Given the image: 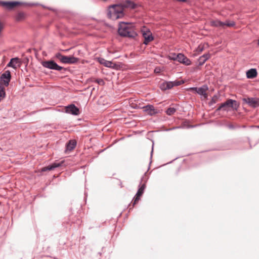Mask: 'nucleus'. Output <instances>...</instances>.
Segmentation results:
<instances>
[{"label": "nucleus", "mask_w": 259, "mask_h": 259, "mask_svg": "<svg viewBox=\"0 0 259 259\" xmlns=\"http://www.w3.org/2000/svg\"><path fill=\"white\" fill-rule=\"evenodd\" d=\"M143 111L150 116L156 115L159 113V111L155 109L153 105L148 104L143 107Z\"/></svg>", "instance_id": "nucleus-7"}, {"label": "nucleus", "mask_w": 259, "mask_h": 259, "mask_svg": "<svg viewBox=\"0 0 259 259\" xmlns=\"http://www.w3.org/2000/svg\"><path fill=\"white\" fill-rule=\"evenodd\" d=\"M210 25H211V26H214V27H223L224 26V22H222L219 20L211 21L210 22Z\"/></svg>", "instance_id": "nucleus-23"}, {"label": "nucleus", "mask_w": 259, "mask_h": 259, "mask_svg": "<svg viewBox=\"0 0 259 259\" xmlns=\"http://www.w3.org/2000/svg\"><path fill=\"white\" fill-rule=\"evenodd\" d=\"M98 61L101 64H102L107 67L114 68L115 65L111 61H107L102 58H99L98 59Z\"/></svg>", "instance_id": "nucleus-17"}, {"label": "nucleus", "mask_w": 259, "mask_h": 259, "mask_svg": "<svg viewBox=\"0 0 259 259\" xmlns=\"http://www.w3.org/2000/svg\"><path fill=\"white\" fill-rule=\"evenodd\" d=\"M258 45H259V39H258Z\"/></svg>", "instance_id": "nucleus-36"}, {"label": "nucleus", "mask_w": 259, "mask_h": 259, "mask_svg": "<svg viewBox=\"0 0 259 259\" xmlns=\"http://www.w3.org/2000/svg\"><path fill=\"white\" fill-rule=\"evenodd\" d=\"M257 75V70L255 68L250 69L246 72V77L247 78H254L256 77Z\"/></svg>", "instance_id": "nucleus-20"}, {"label": "nucleus", "mask_w": 259, "mask_h": 259, "mask_svg": "<svg viewBox=\"0 0 259 259\" xmlns=\"http://www.w3.org/2000/svg\"><path fill=\"white\" fill-rule=\"evenodd\" d=\"M174 60H177L181 63H182L186 65H190L191 64V60L187 57L185 56L184 55L181 53H179L176 58H174Z\"/></svg>", "instance_id": "nucleus-9"}, {"label": "nucleus", "mask_w": 259, "mask_h": 259, "mask_svg": "<svg viewBox=\"0 0 259 259\" xmlns=\"http://www.w3.org/2000/svg\"><path fill=\"white\" fill-rule=\"evenodd\" d=\"M21 61L20 59L18 57L13 58L10 60V61L7 65V67H12L14 69L17 68V65L18 66H20Z\"/></svg>", "instance_id": "nucleus-13"}, {"label": "nucleus", "mask_w": 259, "mask_h": 259, "mask_svg": "<svg viewBox=\"0 0 259 259\" xmlns=\"http://www.w3.org/2000/svg\"><path fill=\"white\" fill-rule=\"evenodd\" d=\"M241 127H242V128H245V127H246V126H245V125H242Z\"/></svg>", "instance_id": "nucleus-34"}, {"label": "nucleus", "mask_w": 259, "mask_h": 259, "mask_svg": "<svg viewBox=\"0 0 259 259\" xmlns=\"http://www.w3.org/2000/svg\"><path fill=\"white\" fill-rule=\"evenodd\" d=\"M136 4L133 2L127 0L120 4L111 5L108 7L107 16L112 20H115L123 17V9L130 8L133 9L136 7Z\"/></svg>", "instance_id": "nucleus-1"}, {"label": "nucleus", "mask_w": 259, "mask_h": 259, "mask_svg": "<svg viewBox=\"0 0 259 259\" xmlns=\"http://www.w3.org/2000/svg\"><path fill=\"white\" fill-rule=\"evenodd\" d=\"M95 82L100 85H104L105 84V82L102 79H97Z\"/></svg>", "instance_id": "nucleus-29"}, {"label": "nucleus", "mask_w": 259, "mask_h": 259, "mask_svg": "<svg viewBox=\"0 0 259 259\" xmlns=\"http://www.w3.org/2000/svg\"><path fill=\"white\" fill-rule=\"evenodd\" d=\"M153 145L152 146V150L151 151V156H150V158L151 159L152 158V154H153Z\"/></svg>", "instance_id": "nucleus-31"}, {"label": "nucleus", "mask_w": 259, "mask_h": 259, "mask_svg": "<svg viewBox=\"0 0 259 259\" xmlns=\"http://www.w3.org/2000/svg\"><path fill=\"white\" fill-rule=\"evenodd\" d=\"M224 26H227L229 27H233L235 25V23L234 21H226L225 22H224Z\"/></svg>", "instance_id": "nucleus-26"}, {"label": "nucleus", "mask_w": 259, "mask_h": 259, "mask_svg": "<svg viewBox=\"0 0 259 259\" xmlns=\"http://www.w3.org/2000/svg\"><path fill=\"white\" fill-rule=\"evenodd\" d=\"M172 87H174V85L172 81H165L163 82L160 85V89L164 91L169 90Z\"/></svg>", "instance_id": "nucleus-21"}, {"label": "nucleus", "mask_w": 259, "mask_h": 259, "mask_svg": "<svg viewBox=\"0 0 259 259\" xmlns=\"http://www.w3.org/2000/svg\"><path fill=\"white\" fill-rule=\"evenodd\" d=\"M79 60V59L76 57H74L72 56H65L64 58V64H75Z\"/></svg>", "instance_id": "nucleus-16"}, {"label": "nucleus", "mask_w": 259, "mask_h": 259, "mask_svg": "<svg viewBox=\"0 0 259 259\" xmlns=\"http://www.w3.org/2000/svg\"><path fill=\"white\" fill-rule=\"evenodd\" d=\"M212 102H213V103H215V101L213 100V99L212 98V101H211Z\"/></svg>", "instance_id": "nucleus-35"}, {"label": "nucleus", "mask_w": 259, "mask_h": 259, "mask_svg": "<svg viewBox=\"0 0 259 259\" xmlns=\"http://www.w3.org/2000/svg\"><path fill=\"white\" fill-rule=\"evenodd\" d=\"M122 25H120L119 28H118V33L121 36H123V33H126V32L128 31V30L130 29V28L132 26H130L128 25V23L122 22Z\"/></svg>", "instance_id": "nucleus-12"}, {"label": "nucleus", "mask_w": 259, "mask_h": 259, "mask_svg": "<svg viewBox=\"0 0 259 259\" xmlns=\"http://www.w3.org/2000/svg\"><path fill=\"white\" fill-rule=\"evenodd\" d=\"M123 37H128L129 38H135L138 35L137 33L135 30L134 27L131 26L130 29L126 32V33H123Z\"/></svg>", "instance_id": "nucleus-18"}, {"label": "nucleus", "mask_w": 259, "mask_h": 259, "mask_svg": "<svg viewBox=\"0 0 259 259\" xmlns=\"http://www.w3.org/2000/svg\"><path fill=\"white\" fill-rule=\"evenodd\" d=\"M24 16V14L23 13H20L18 15V19H20Z\"/></svg>", "instance_id": "nucleus-30"}, {"label": "nucleus", "mask_w": 259, "mask_h": 259, "mask_svg": "<svg viewBox=\"0 0 259 259\" xmlns=\"http://www.w3.org/2000/svg\"><path fill=\"white\" fill-rule=\"evenodd\" d=\"M239 105L236 101L232 99H228L224 103L221 104L218 108L217 111L223 110L228 111L230 108L237 109Z\"/></svg>", "instance_id": "nucleus-2"}, {"label": "nucleus", "mask_w": 259, "mask_h": 259, "mask_svg": "<svg viewBox=\"0 0 259 259\" xmlns=\"http://www.w3.org/2000/svg\"><path fill=\"white\" fill-rule=\"evenodd\" d=\"M208 89V87L206 85H204L200 88L194 87L191 88L192 90L196 91L198 94L203 96L205 98L207 96L206 92Z\"/></svg>", "instance_id": "nucleus-11"}, {"label": "nucleus", "mask_w": 259, "mask_h": 259, "mask_svg": "<svg viewBox=\"0 0 259 259\" xmlns=\"http://www.w3.org/2000/svg\"><path fill=\"white\" fill-rule=\"evenodd\" d=\"M41 64L43 67L51 70L61 71V70L64 69L65 70V69L58 65L53 60L43 61L42 62Z\"/></svg>", "instance_id": "nucleus-3"}, {"label": "nucleus", "mask_w": 259, "mask_h": 259, "mask_svg": "<svg viewBox=\"0 0 259 259\" xmlns=\"http://www.w3.org/2000/svg\"><path fill=\"white\" fill-rule=\"evenodd\" d=\"M143 36L144 38V44L147 45L150 41L153 40L154 37L152 36V33L148 30L146 32L143 33Z\"/></svg>", "instance_id": "nucleus-14"}, {"label": "nucleus", "mask_w": 259, "mask_h": 259, "mask_svg": "<svg viewBox=\"0 0 259 259\" xmlns=\"http://www.w3.org/2000/svg\"><path fill=\"white\" fill-rule=\"evenodd\" d=\"M62 163H63V161L60 162H58V163H56V162L53 163L52 164H51L48 166L42 167L41 169V171L45 172V171H46L48 170H54L55 168L61 166L62 165Z\"/></svg>", "instance_id": "nucleus-15"}, {"label": "nucleus", "mask_w": 259, "mask_h": 259, "mask_svg": "<svg viewBox=\"0 0 259 259\" xmlns=\"http://www.w3.org/2000/svg\"><path fill=\"white\" fill-rule=\"evenodd\" d=\"M145 188H146L145 184H141V182L140 184L139 185V188L138 189V190L135 196L133 198V206L136 204L137 202L140 200V197L143 195Z\"/></svg>", "instance_id": "nucleus-5"}, {"label": "nucleus", "mask_w": 259, "mask_h": 259, "mask_svg": "<svg viewBox=\"0 0 259 259\" xmlns=\"http://www.w3.org/2000/svg\"><path fill=\"white\" fill-rule=\"evenodd\" d=\"M243 101L251 107L255 108L259 106V98H244Z\"/></svg>", "instance_id": "nucleus-8"}, {"label": "nucleus", "mask_w": 259, "mask_h": 259, "mask_svg": "<svg viewBox=\"0 0 259 259\" xmlns=\"http://www.w3.org/2000/svg\"><path fill=\"white\" fill-rule=\"evenodd\" d=\"M226 126L229 129H231V130H234V129H235L236 128H240V126H239V125L235 126V125H234L232 123H229V124H227Z\"/></svg>", "instance_id": "nucleus-27"}, {"label": "nucleus", "mask_w": 259, "mask_h": 259, "mask_svg": "<svg viewBox=\"0 0 259 259\" xmlns=\"http://www.w3.org/2000/svg\"><path fill=\"white\" fill-rule=\"evenodd\" d=\"M209 53H206L201 56L198 59V65L202 66L210 58Z\"/></svg>", "instance_id": "nucleus-19"}, {"label": "nucleus", "mask_w": 259, "mask_h": 259, "mask_svg": "<svg viewBox=\"0 0 259 259\" xmlns=\"http://www.w3.org/2000/svg\"><path fill=\"white\" fill-rule=\"evenodd\" d=\"M172 82L173 83L174 87H175V86H179V85H181L182 84H183L184 83V81L182 80H180V81L175 80L174 81H172Z\"/></svg>", "instance_id": "nucleus-28"}, {"label": "nucleus", "mask_w": 259, "mask_h": 259, "mask_svg": "<svg viewBox=\"0 0 259 259\" xmlns=\"http://www.w3.org/2000/svg\"><path fill=\"white\" fill-rule=\"evenodd\" d=\"M159 70H160L159 69V70H158V69H157V68H156V69H155V72H159Z\"/></svg>", "instance_id": "nucleus-32"}, {"label": "nucleus", "mask_w": 259, "mask_h": 259, "mask_svg": "<svg viewBox=\"0 0 259 259\" xmlns=\"http://www.w3.org/2000/svg\"><path fill=\"white\" fill-rule=\"evenodd\" d=\"M76 142L75 140H70L66 144V150L71 151L75 148Z\"/></svg>", "instance_id": "nucleus-22"}, {"label": "nucleus", "mask_w": 259, "mask_h": 259, "mask_svg": "<svg viewBox=\"0 0 259 259\" xmlns=\"http://www.w3.org/2000/svg\"><path fill=\"white\" fill-rule=\"evenodd\" d=\"M11 79V72L9 70L6 71L1 76V80L6 87H8Z\"/></svg>", "instance_id": "nucleus-10"}, {"label": "nucleus", "mask_w": 259, "mask_h": 259, "mask_svg": "<svg viewBox=\"0 0 259 259\" xmlns=\"http://www.w3.org/2000/svg\"><path fill=\"white\" fill-rule=\"evenodd\" d=\"M176 111V109L175 108L169 107L166 110V113L168 115H171L174 114Z\"/></svg>", "instance_id": "nucleus-25"}, {"label": "nucleus", "mask_w": 259, "mask_h": 259, "mask_svg": "<svg viewBox=\"0 0 259 259\" xmlns=\"http://www.w3.org/2000/svg\"><path fill=\"white\" fill-rule=\"evenodd\" d=\"M1 4L6 7V9L8 10H12L16 6L19 5H25L28 6H33L35 4H28V3H22L19 2H4L2 1L1 2Z\"/></svg>", "instance_id": "nucleus-4"}, {"label": "nucleus", "mask_w": 259, "mask_h": 259, "mask_svg": "<svg viewBox=\"0 0 259 259\" xmlns=\"http://www.w3.org/2000/svg\"><path fill=\"white\" fill-rule=\"evenodd\" d=\"M65 113L72 114L73 115H78L80 112L79 108L74 104H71L65 107Z\"/></svg>", "instance_id": "nucleus-6"}, {"label": "nucleus", "mask_w": 259, "mask_h": 259, "mask_svg": "<svg viewBox=\"0 0 259 259\" xmlns=\"http://www.w3.org/2000/svg\"><path fill=\"white\" fill-rule=\"evenodd\" d=\"M177 1L178 2H184L186 1V0H177Z\"/></svg>", "instance_id": "nucleus-33"}, {"label": "nucleus", "mask_w": 259, "mask_h": 259, "mask_svg": "<svg viewBox=\"0 0 259 259\" xmlns=\"http://www.w3.org/2000/svg\"><path fill=\"white\" fill-rule=\"evenodd\" d=\"M55 57L59 59L61 63H64L65 56L62 55L60 53H57L55 55Z\"/></svg>", "instance_id": "nucleus-24"}]
</instances>
